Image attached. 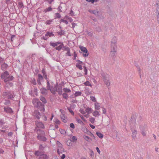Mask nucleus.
<instances>
[{
    "instance_id": "f257e3e1",
    "label": "nucleus",
    "mask_w": 159,
    "mask_h": 159,
    "mask_svg": "<svg viewBox=\"0 0 159 159\" xmlns=\"http://www.w3.org/2000/svg\"><path fill=\"white\" fill-rule=\"evenodd\" d=\"M44 153V152L37 150L34 152V154L38 159H48L49 156Z\"/></svg>"
},
{
    "instance_id": "f03ea898",
    "label": "nucleus",
    "mask_w": 159,
    "mask_h": 159,
    "mask_svg": "<svg viewBox=\"0 0 159 159\" xmlns=\"http://www.w3.org/2000/svg\"><path fill=\"white\" fill-rule=\"evenodd\" d=\"M53 91V92H52V94H55L56 92H57L59 95H61L62 93V86L60 84L59 85L58 83H56L54 87Z\"/></svg>"
},
{
    "instance_id": "7ed1b4c3",
    "label": "nucleus",
    "mask_w": 159,
    "mask_h": 159,
    "mask_svg": "<svg viewBox=\"0 0 159 159\" xmlns=\"http://www.w3.org/2000/svg\"><path fill=\"white\" fill-rule=\"evenodd\" d=\"M101 75L103 79V80L105 84L107 86H109L110 84V77L109 75L105 73L102 72Z\"/></svg>"
},
{
    "instance_id": "20e7f679",
    "label": "nucleus",
    "mask_w": 159,
    "mask_h": 159,
    "mask_svg": "<svg viewBox=\"0 0 159 159\" xmlns=\"http://www.w3.org/2000/svg\"><path fill=\"white\" fill-rule=\"evenodd\" d=\"M54 36V34L52 32H50L47 31L46 32L45 36H44L41 37V39L46 40L48 39L49 37H53Z\"/></svg>"
},
{
    "instance_id": "39448f33",
    "label": "nucleus",
    "mask_w": 159,
    "mask_h": 159,
    "mask_svg": "<svg viewBox=\"0 0 159 159\" xmlns=\"http://www.w3.org/2000/svg\"><path fill=\"white\" fill-rule=\"evenodd\" d=\"M79 48L81 50V51L82 52H84V53H83V55L84 57H86L88 56L89 53L88 52V51L87 48L85 47L80 46H79Z\"/></svg>"
},
{
    "instance_id": "423d86ee",
    "label": "nucleus",
    "mask_w": 159,
    "mask_h": 159,
    "mask_svg": "<svg viewBox=\"0 0 159 159\" xmlns=\"http://www.w3.org/2000/svg\"><path fill=\"white\" fill-rule=\"evenodd\" d=\"M88 11L91 14H94L96 16H100L101 14L100 12L98 11L97 9L96 10H92L89 9Z\"/></svg>"
},
{
    "instance_id": "0eeeda50",
    "label": "nucleus",
    "mask_w": 159,
    "mask_h": 159,
    "mask_svg": "<svg viewBox=\"0 0 159 159\" xmlns=\"http://www.w3.org/2000/svg\"><path fill=\"white\" fill-rule=\"evenodd\" d=\"M37 107L41 111H44L45 109L44 108V105L42 104L40 101H39L37 102Z\"/></svg>"
},
{
    "instance_id": "6e6552de",
    "label": "nucleus",
    "mask_w": 159,
    "mask_h": 159,
    "mask_svg": "<svg viewBox=\"0 0 159 159\" xmlns=\"http://www.w3.org/2000/svg\"><path fill=\"white\" fill-rule=\"evenodd\" d=\"M47 82V86L46 88L48 90H50L51 93H52V92H53V90L54 89V87L52 86H51V84L50 83L49 80H46Z\"/></svg>"
},
{
    "instance_id": "1a4fd4ad",
    "label": "nucleus",
    "mask_w": 159,
    "mask_h": 159,
    "mask_svg": "<svg viewBox=\"0 0 159 159\" xmlns=\"http://www.w3.org/2000/svg\"><path fill=\"white\" fill-rule=\"evenodd\" d=\"M117 48H116L115 46L112 47L111 48V51L110 52V55L111 57H114L116 52Z\"/></svg>"
},
{
    "instance_id": "9d476101",
    "label": "nucleus",
    "mask_w": 159,
    "mask_h": 159,
    "mask_svg": "<svg viewBox=\"0 0 159 159\" xmlns=\"http://www.w3.org/2000/svg\"><path fill=\"white\" fill-rule=\"evenodd\" d=\"M35 125L38 128L43 129L45 128L44 124L41 122L38 121H36Z\"/></svg>"
},
{
    "instance_id": "9b49d317",
    "label": "nucleus",
    "mask_w": 159,
    "mask_h": 159,
    "mask_svg": "<svg viewBox=\"0 0 159 159\" xmlns=\"http://www.w3.org/2000/svg\"><path fill=\"white\" fill-rule=\"evenodd\" d=\"M41 93L44 95L48 94V90L44 87H42L40 89Z\"/></svg>"
},
{
    "instance_id": "f8f14e48",
    "label": "nucleus",
    "mask_w": 159,
    "mask_h": 159,
    "mask_svg": "<svg viewBox=\"0 0 159 159\" xmlns=\"http://www.w3.org/2000/svg\"><path fill=\"white\" fill-rule=\"evenodd\" d=\"M4 111L7 113L11 114L13 112L12 109L9 107H4L3 108Z\"/></svg>"
},
{
    "instance_id": "ddd939ff",
    "label": "nucleus",
    "mask_w": 159,
    "mask_h": 159,
    "mask_svg": "<svg viewBox=\"0 0 159 159\" xmlns=\"http://www.w3.org/2000/svg\"><path fill=\"white\" fill-rule=\"evenodd\" d=\"M33 115L38 119L40 118L41 116L40 113L38 110H35L34 111Z\"/></svg>"
},
{
    "instance_id": "4468645a",
    "label": "nucleus",
    "mask_w": 159,
    "mask_h": 159,
    "mask_svg": "<svg viewBox=\"0 0 159 159\" xmlns=\"http://www.w3.org/2000/svg\"><path fill=\"white\" fill-rule=\"evenodd\" d=\"M116 37H114L111 41V48H112V47H114V46H115L116 48H117V46L116 44Z\"/></svg>"
},
{
    "instance_id": "2eb2a0df",
    "label": "nucleus",
    "mask_w": 159,
    "mask_h": 159,
    "mask_svg": "<svg viewBox=\"0 0 159 159\" xmlns=\"http://www.w3.org/2000/svg\"><path fill=\"white\" fill-rule=\"evenodd\" d=\"M37 137L38 139L41 141L44 142L46 141L47 140V139L45 137L42 136L41 135H38Z\"/></svg>"
},
{
    "instance_id": "dca6fc26",
    "label": "nucleus",
    "mask_w": 159,
    "mask_h": 159,
    "mask_svg": "<svg viewBox=\"0 0 159 159\" xmlns=\"http://www.w3.org/2000/svg\"><path fill=\"white\" fill-rule=\"evenodd\" d=\"M9 75L8 72L6 71L2 74L1 76V77L2 79H4V80L7 78Z\"/></svg>"
},
{
    "instance_id": "f3484780",
    "label": "nucleus",
    "mask_w": 159,
    "mask_h": 159,
    "mask_svg": "<svg viewBox=\"0 0 159 159\" xmlns=\"http://www.w3.org/2000/svg\"><path fill=\"white\" fill-rule=\"evenodd\" d=\"M131 130L132 133V137L133 138H135L137 134V130L131 127Z\"/></svg>"
},
{
    "instance_id": "a211bd4d",
    "label": "nucleus",
    "mask_w": 159,
    "mask_h": 159,
    "mask_svg": "<svg viewBox=\"0 0 159 159\" xmlns=\"http://www.w3.org/2000/svg\"><path fill=\"white\" fill-rule=\"evenodd\" d=\"M1 69L3 71H5L6 69L8 67V65L5 63H2L1 65Z\"/></svg>"
},
{
    "instance_id": "6ab92c4d",
    "label": "nucleus",
    "mask_w": 159,
    "mask_h": 159,
    "mask_svg": "<svg viewBox=\"0 0 159 159\" xmlns=\"http://www.w3.org/2000/svg\"><path fill=\"white\" fill-rule=\"evenodd\" d=\"M14 79V77L12 76H8L4 80V81L5 82H7L8 81H12Z\"/></svg>"
},
{
    "instance_id": "aec40b11",
    "label": "nucleus",
    "mask_w": 159,
    "mask_h": 159,
    "mask_svg": "<svg viewBox=\"0 0 159 159\" xmlns=\"http://www.w3.org/2000/svg\"><path fill=\"white\" fill-rule=\"evenodd\" d=\"M15 96L14 95V93L13 92L8 91V93L7 96L8 99H11L14 98Z\"/></svg>"
},
{
    "instance_id": "412c9836",
    "label": "nucleus",
    "mask_w": 159,
    "mask_h": 159,
    "mask_svg": "<svg viewBox=\"0 0 159 159\" xmlns=\"http://www.w3.org/2000/svg\"><path fill=\"white\" fill-rule=\"evenodd\" d=\"M136 120L135 116V115H132L131 116V119L130 120V125L132 124H135Z\"/></svg>"
},
{
    "instance_id": "4be33fe9",
    "label": "nucleus",
    "mask_w": 159,
    "mask_h": 159,
    "mask_svg": "<svg viewBox=\"0 0 159 159\" xmlns=\"http://www.w3.org/2000/svg\"><path fill=\"white\" fill-rule=\"evenodd\" d=\"M61 43V42H57L56 43H53L51 42L50 43V44L51 46L53 47H55Z\"/></svg>"
},
{
    "instance_id": "5701e85b",
    "label": "nucleus",
    "mask_w": 159,
    "mask_h": 159,
    "mask_svg": "<svg viewBox=\"0 0 159 159\" xmlns=\"http://www.w3.org/2000/svg\"><path fill=\"white\" fill-rule=\"evenodd\" d=\"M156 13L157 14H159V1H157L156 2Z\"/></svg>"
},
{
    "instance_id": "b1692460",
    "label": "nucleus",
    "mask_w": 159,
    "mask_h": 159,
    "mask_svg": "<svg viewBox=\"0 0 159 159\" xmlns=\"http://www.w3.org/2000/svg\"><path fill=\"white\" fill-rule=\"evenodd\" d=\"M57 152L58 154L62 153L64 152V149L63 147L61 148H58L57 149Z\"/></svg>"
},
{
    "instance_id": "393cba45",
    "label": "nucleus",
    "mask_w": 159,
    "mask_h": 159,
    "mask_svg": "<svg viewBox=\"0 0 159 159\" xmlns=\"http://www.w3.org/2000/svg\"><path fill=\"white\" fill-rule=\"evenodd\" d=\"M141 130V133L143 136H145L146 135V130L145 128L143 127H140Z\"/></svg>"
},
{
    "instance_id": "a878e982",
    "label": "nucleus",
    "mask_w": 159,
    "mask_h": 159,
    "mask_svg": "<svg viewBox=\"0 0 159 159\" xmlns=\"http://www.w3.org/2000/svg\"><path fill=\"white\" fill-rule=\"evenodd\" d=\"M40 100L43 102V104H45L47 103V101L44 97L41 95L40 97Z\"/></svg>"
},
{
    "instance_id": "bb28decb",
    "label": "nucleus",
    "mask_w": 159,
    "mask_h": 159,
    "mask_svg": "<svg viewBox=\"0 0 159 159\" xmlns=\"http://www.w3.org/2000/svg\"><path fill=\"white\" fill-rule=\"evenodd\" d=\"M61 44L58 47H56L55 49L58 51H60L61 49L63 47L64 44L63 43H61Z\"/></svg>"
},
{
    "instance_id": "cd10ccee",
    "label": "nucleus",
    "mask_w": 159,
    "mask_h": 159,
    "mask_svg": "<svg viewBox=\"0 0 159 159\" xmlns=\"http://www.w3.org/2000/svg\"><path fill=\"white\" fill-rule=\"evenodd\" d=\"M95 108L96 110H99L100 108V106L99 103L98 102H96L95 104Z\"/></svg>"
},
{
    "instance_id": "c85d7f7f",
    "label": "nucleus",
    "mask_w": 159,
    "mask_h": 159,
    "mask_svg": "<svg viewBox=\"0 0 159 159\" xmlns=\"http://www.w3.org/2000/svg\"><path fill=\"white\" fill-rule=\"evenodd\" d=\"M35 54H32L31 55L30 57V61H29V62L30 63H32L33 60L35 59Z\"/></svg>"
},
{
    "instance_id": "c756f323",
    "label": "nucleus",
    "mask_w": 159,
    "mask_h": 159,
    "mask_svg": "<svg viewBox=\"0 0 159 159\" xmlns=\"http://www.w3.org/2000/svg\"><path fill=\"white\" fill-rule=\"evenodd\" d=\"M83 137L84 139L88 142H89V140H90L91 141L92 140V139L88 136L85 135H84Z\"/></svg>"
},
{
    "instance_id": "7c9ffc66",
    "label": "nucleus",
    "mask_w": 159,
    "mask_h": 159,
    "mask_svg": "<svg viewBox=\"0 0 159 159\" xmlns=\"http://www.w3.org/2000/svg\"><path fill=\"white\" fill-rule=\"evenodd\" d=\"M93 115L97 117V116H98L100 115V114L99 113V112L97 111H95L93 113Z\"/></svg>"
},
{
    "instance_id": "2f4dec72",
    "label": "nucleus",
    "mask_w": 159,
    "mask_h": 159,
    "mask_svg": "<svg viewBox=\"0 0 159 159\" xmlns=\"http://www.w3.org/2000/svg\"><path fill=\"white\" fill-rule=\"evenodd\" d=\"M63 90L64 92H65L64 93H70L71 91L69 89L67 88H64L63 89Z\"/></svg>"
},
{
    "instance_id": "473e14b6",
    "label": "nucleus",
    "mask_w": 159,
    "mask_h": 159,
    "mask_svg": "<svg viewBox=\"0 0 159 159\" xmlns=\"http://www.w3.org/2000/svg\"><path fill=\"white\" fill-rule=\"evenodd\" d=\"M61 118L62 121L64 123H66L67 121L66 120L65 116L64 115H62L60 116Z\"/></svg>"
},
{
    "instance_id": "72a5a7b5",
    "label": "nucleus",
    "mask_w": 159,
    "mask_h": 159,
    "mask_svg": "<svg viewBox=\"0 0 159 159\" xmlns=\"http://www.w3.org/2000/svg\"><path fill=\"white\" fill-rule=\"evenodd\" d=\"M92 111V109L89 107H87L85 109V111L88 114H89V113H91V112Z\"/></svg>"
},
{
    "instance_id": "f704fd0d",
    "label": "nucleus",
    "mask_w": 159,
    "mask_h": 159,
    "mask_svg": "<svg viewBox=\"0 0 159 159\" xmlns=\"http://www.w3.org/2000/svg\"><path fill=\"white\" fill-rule=\"evenodd\" d=\"M70 141L72 142H75L77 140V139L75 136H73L71 138Z\"/></svg>"
},
{
    "instance_id": "c9c22d12",
    "label": "nucleus",
    "mask_w": 159,
    "mask_h": 159,
    "mask_svg": "<svg viewBox=\"0 0 159 159\" xmlns=\"http://www.w3.org/2000/svg\"><path fill=\"white\" fill-rule=\"evenodd\" d=\"M96 134L100 139H102L103 138V134L100 132H97Z\"/></svg>"
},
{
    "instance_id": "e433bc0d",
    "label": "nucleus",
    "mask_w": 159,
    "mask_h": 159,
    "mask_svg": "<svg viewBox=\"0 0 159 159\" xmlns=\"http://www.w3.org/2000/svg\"><path fill=\"white\" fill-rule=\"evenodd\" d=\"M82 93L80 91H76L75 93V96L76 97L78 96L81 95Z\"/></svg>"
},
{
    "instance_id": "4c0bfd02",
    "label": "nucleus",
    "mask_w": 159,
    "mask_h": 159,
    "mask_svg": "<svg viewBox=\"0 0 159 159\" xmlns=\"http://www.w3.org/2000/svg\"><path fill=\"white\" fill-rule=\"evenodd\" d=\"M23 7H24L23 5V3L22 2H18V7L19 9L22 8Z\"/></svg>"
},
{
    "instance_id": "58836bf2",
    "label": "nucleus",
    "mask_w": 159,
    "mask_h": 159,
    "mask_svg": "<svg viewBox=\"0 0 159 159\" xmlns=\"http://www.w3.org/2000/svg\"><path fill=\"white\" fill-rule=\"evenodd\" d=\"M52 10V8L51 7H48V8L45 9L44 10V11L45 12H47L48 11H51Z\"/></svg>"
},
{
    "instance_id": "ea45409f",
    "label": "nucleus",
    "mask_w": 159,
    "mask_h": 159,
    "mask_svg": "<svg viewBox=\"0 0 159 159\" xmlns=\"http://www.w3.org/2000/svg\"><path fill=\"white\" fill-rule=\"evenodd\" d=\"M63 97L66 99H67L68 98L67 94L66 93H63L62 94Z\"/></svg>"
},
{
    "instance_id": "a19ab883",
    "label": "nucleus",
    "mask_w": 159,
    "mask_h": 159,
    "mask_svg": "<svg viewBox=\"0 0 159 159\" xmlns=\"http://www.w3.org/2000/svg\"><path fill=\"white\" fill-rule=\"evenodd\" d=\"M11 104L10 101L8 100L7 99H5V100L4 102V104L5 105H9Z\"/></svg>"
},
{
    "instance_id": "79ce46f5",
    "label": "nucleus",
    "mask_w": 159,
    "mask_h": 159,
    "mask_svg": "<svg viewBox=\"0 0 159 159\" xmlns=\"http://www.w3.org/2000/svg\"><path fill=\"white\" fill-rule=\"evenodd\" d=\"M89 121L92 124H94L95 121V119L94 117H92L89 118Z\"/></svg>"
},
{
    "instance_id": "37998d69",
    "label": "nucleus",
    "mask_w": 159,
    "mask_h": 159,
    "mask_svg": "<svg viewBox=\"0 0 159 159\" xmlns=\"http://www.w3.org/2000/svg\"><path fill=\"white\" fill-rule=\"evenodd\" d=\"M77 122L80 124L81 125H84V123L82 121V120L80 119H77Z\"/></svg>"
},
{
    "instance_id": "c03bdc74",
    "label": "nucleus",
    "mask_w": 159,
    "mask_h": 159,
    "mask_svg": "<svg viewBox=\"0 0 159 159\" xmlns=\"http://www.w3.org/2000/svg\"><path fill=\"white\" fill-rule=\"evenodd\" d=\"M84 84L86 86H89L91 87H92V85L90 84V83L89 81H86L85 83H84Z\"/></svg>"
},
{
    "instance_id": "a18cd8bd",
    "label": "nucleus",
    "mask_w": 159,
    "mask_h": 159,
    "mask_svg": "<svg viewBox=\"0 0 159 159\" xmlns=\"http://www.w3.org/2000/svg\"><path fill=\"white\" fill-rule=\"evenodd\" d=\"M8 92H4L2 94V95L4 98H5L7 96H8Z\"/></svg>"
},
{
    "instance_id": "49530a36",
    "label": "nucleus",
    "mask_w": 159,
    "mask_h": 159,
    "mask_svg": "<svg viewBox=\"0 0 159 159\" xmlns=\"http://www.w3.org/2000/svg\"><path fill=\"white\" fill-rule=\"evenodd\" d=\"M38 79L37 80H41L43 79V77L40 74H39L38 75Z\"/></svg>"
},
{
    "instance_id": "de8ad7c7",
    "label": "nucleus",
    "mask_w": 159,
    "mask_h": 159,
    "mask_svg": "<svg viewBox=\"0 0 159 159\" xmlns=\"http://www.w3.org/2000/svg\"><path fill=\"white\" fill-rule=\"evenodd\" d=\"M76 67L80 70H82V66L78 64H77L76 65Z\"/></svg>"
},
{
    "instance_id": "09e8293b",
    "label": "nucleus",
    "mask_w": 159,
    "mask_h": 159,
    "mask_svg": "<svg viewBox=\"0 0 159 159\" xmlns=\"http://www.w3.org/2000/svg\"><path fill=\"white\" fill-rule=\"evenodd\" d=\"M67 109L71 114L73 115H74V113L70 107H67Z\"/></svg>"
},
{
    "instance_id": "8fccbe9b",
    "label": "nucleus",
    "mask_w": 159,
    "mask_h": 159,
    "mask_svg": "<svg viewBox=\"0 0 159 159\" xmlns=\"http://www.w3.org/2000/svg\"><path fill=\"white\" fill-rule=\"evenodd\" d=\"M90 98L91 99V100L93 102H95L96 101V98H95V97L93 96H90Z\"/></svg>"
},
{
    "instance_id": "3c124183",
    "label": "nucleus",
    "mask_w": 159,
    "mask_h": 159,
    "mask_svg": "<svg viewBox=\"0 0 159 159\" xmlns=\"http://www.w3.org/2000/svg\"><path fill=\"white\" fill-rule=\"evenodd\" d=\"M137 70L139 72V75L140 77L141 78V69L139 66L137 67Z\"/></svg>"
},
{
    "instance_id": "603ef678",
    "label": "nucleus",
    "mask_w": 159,
    "mask_h": 159,
    "mask_svg": "<svg viewBox=\"0 0 159 159\" xmlns=\"http://www.w3.org/2000/svg\"><path fill=\"white\" fill-rule=\"evenodd\" d=\"M52 21V20H48L46 21L45 22V24L46 25H50L51 24V23Z\"/></svg>"
},
{
    "instance_id": "864d4df0",
    "label": "nucleus",
    "mask_w": 159,
    "mask_h": 159,
    "mask_svg": "<svg viewBox=\"0 0 159 159\" xmlns=\"http://www.w3.org/2000/svg\"><path fill=\"white\" fill-rule=\"evenodd\" d=\"M58 33L60 35H64L65 34V31L63 30H61V31L58 32Z\"/></svg>"
},
{
    "instance_id": "5fc2aeb1",
    "label": "nucleus",
    "mask_w": 159,
    "mask_h": 159,
    "mask_svg": "<svg viewBox=\"0 0 159 159\" xmlns=\"http://www.w3.org/2000/svg\"><path fill=\"white\" fill-rule=\"evenodd\" d=\"M57 145L58 147V148H61L62 147V145L58 141L57 142Z\"/></svg>"
},
{
    "instance_id": "6e6d98bb",
    "label": "nucleus",
    "mask_w": 159,
    "mask_h": 159,
    "mask_svg": "<svg viewBox=\"0 0 159 159\" xmlns=\"http://www.w3.org/2000/svg\"><path fill=\"white\" fill-rule=\"evenodd\" d=\"M55 15L56 18H61V16L59 13H56L55 14Z\"/></svg>"
},
{
    "instance_id": "4d7b16f0",
    "label": "nucleus",
    "mask_w": 159,
    "mask_h": 159,
    "mask_svg": "<svg viewBox=\"0 0 159 159\" xmlns=\"http://www.w3.org/2000/svg\"><path fill=\"white\" fill-rule=\"evenodd\" d=\"M84 74L87 75V69L86 67L84 66Z\"/></svg>"
},
{
    "instance_id": "13d9d810",
    "label": "nucleus",
    "mask_w": 159,
    "mask_h": 159,
    "mask_svg": "<svg viewBox=\"0 0 159 159\" xmlns=\"http://www.w3.org/2000/svg\"><path fill=\"white\" fill-rule=\"evenodd\" d=\"M5 124V122L3 119H0V125H2Z\"/></svg>"
},
{
    "instance_id": "bf43d9fd",
    "label": "nucleus",
    "mask_w": 159,
    "mask_h": 159,
    "mask_svg": "<svg viewBox=\"0 0 159 159\" xmlns=\"http://www.w3.org/2000/svg\"><path fill=\"white\" fill-rule=\"evenodd\" d=\"M43 77H44L45 79L46 80H49V79L47 78V75L46 73L43 74Z\"/></svg>"
},
{
    "instance_id": "052dcab7",
    "label": "nucleus",
    "mask_w": 159,
    "mask_h": 159,
    "mask_svg": "<svg viewBox=\"0 0 159 159\" xmlns=\"http://www.w3.org/2000/svg\"><path fill=\"white\" fill-rule=\"evenodd\" d=\"M63 48H64V50L66 51L67 52L70 50V49L69 47L64 46L63 47Z\"/></svg>"
},
{
    "instance_id": "680f3d73",
    "label": "nucleus",
    "mask_w": 159,
    "mask_h": 159,
    "mask_svg": "<svg viewBox=\"0 0 159 159\" xmlns=\"http://www.w3.org/2000/svg\"><path fill=\"white\" fill-rule=\"evenodd\" d=\"M55 123L56 124L59 125L60 124L61 122L58 119H56L55 121Z\"/></svg>"
},
{
    "instance_id": "e2e57ef3",
    "label": "nucleus",
    "mask_w": 159,
    "mask_h": 159,
    "mask_svg": "<svg viewBox=\"0 0 159 159\" xmlns=\"http://www.w3.org/2000/svg\"><path fill=\"white\" fill-rule=\"evenodd\" d=\"M31 82V83H32L34 85H35L36 84V82L35 79H34L33 80H32Z\"/></svg>"
},
{
    "instance_id": "0e129e2a",
    "label": "nucleus",
    "mask_w": 159,
    "mask_h": 159,
    "mask_svg": "<svg viewBox=\"0 0 159 159\" xmlns=\"http://www.w3.org/2000/svg\"><path fill=\"white\" fill-rule=\"evenodd\" d=\"M70 127L72 128L73 129L75 128V126L74 124L73 123H71L70 124Z\"/></svg>"
},
{
    "instance_id": "69168bd1",
    "label": "nucleus",
    "mask_w": 159,
    "mask_h": 159,
    "mask_svg": "<svg viewBox=\"0 0 159 159\" xmlns=\"http://www.w3.org/2000/svg\"><path fill=\"white\" fill-rule=\"evenodd\" d=\"M80 117H81V119L84 121V122H86V119L84 118L83 116L82 115H80Z\"/></svg>"
},
{
    "instance_id": "338daca9",
    "label": "nucleus",
    "mask_w": 159,
    "mask_h": 159,
    "mask_svg": "<svg viewBox=\"0 0 159 159\" xmlns=\"http://www.w3.org/2000/svg\"><path fill=\"white\" fill-rule=\"evenodd\" d=\"M42 118L44 121H46L47 120V118L45 115H43Z\"/></svg>"
},
{
    "instance_id": "774afa93",
    "label": "nucleus",
    "mask_w": 159,
    "mask_h": 159,
    "mask_svg": "<svg viewBox=\"0 0 159 159\" xmlns=\"http://www.w3.org/2000/svg\"><path fill=\"white\" fill-rule=\"evenodd\" d=\"M156 16L157 21L158 23L159 24V14H156Z\"/></svg>"
}]
</instances>
